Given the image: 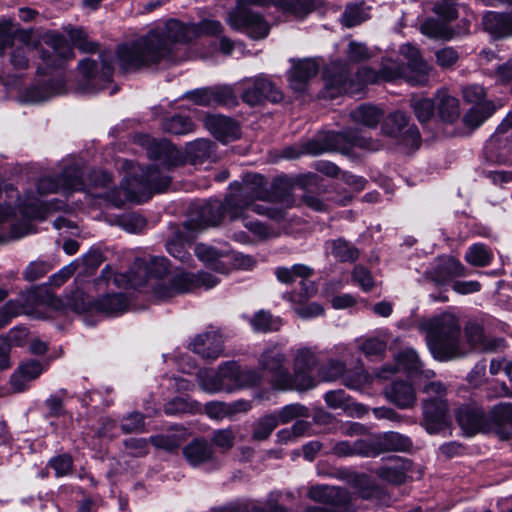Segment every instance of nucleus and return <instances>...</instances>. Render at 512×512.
Listing matches in <instances>:
<instances>
[{
	"instance_id": "nucleus-50",
	"label": "nucleus",
	"mask_w": 512,
	"mask_h": 512,
	"mask_svg": "<svg viewBox=\"0 0 512 512\" xmlns=\"http://www.w3.org/2000/svg\"><path fill=\"white\" fill-rule=\"evenodd\" d=\"M162 128L164 131L175 135H185L193 131L194 124L187 117L175 115L164 120Z\"/></svg>"
},
{
	"instance_id": "nucleus-37",
	"label": "nucleus",
	"mask_w": 512,
	"mask_h": 512,
	"mask_svg": "<svg viewBox=\"0 0 512 512\" xmlns=\"http://www.w3.org/2000/svg\"><path fill=\"white\" fill-rule=\"evenodd\" d=\"M128 307L127 298L122 293L108 294L99 299L94 308L110 316L123 313Z\"/></svg>"
},
{
	"instance_id": "nucleus-20",
	"label": "nucleus",
	"mask_w": 512,
	"mask_h": 512,
	"mask_svg": "<svg viewBox=\"0 0 512 512\" xmlns=\"http://www.w3.org/2000/svg\"><path fill=\"white\" fill-rule=\"evenodd\" d=\"M192 350L203 359L215 360L223 352V338L217 331L197 335L191 343Z\"/></svg>"
},
{
	"instance_id": "nucleus-11",
	"label": "nucleus",
	"mask_w": 512,
	"mask_h": 512,
	"mask_svg": "<svg viewBox=\"0 0 512 512\" xmlns=\"http://www.w3.org/2000/svg\"><path fill=\"white\" fill-rule=\"evenodd\" d=\"M220 282V279L208 272L197 274L185 271H177L169 278V287H162L158 290L161 296H176L192 292L197 288L211 289Z\"/></svg>"
},
{
	"instance_id": "nucleus-16",
	"label": "nucleus",
	"mask_w": 512,
	"mask_h": 512,
	"mask_svg": "<svg viewBox=\"0 0 512 512\" xmlns=\"http://www.w3.org/2000/svg\"><path fill=\"white\" fill-rule=\"evenodd\" d=\"M395 361L397 366L403 369L408 376L412 377L419 387H421L424 381H432L435 378V372L431 369L423 368L417 352L412 348L400 351L396 355Z\"/></svg>"
},
{
	"instance_id": "nucleus-51",
	"label": "nucleus",
	"mask_w": 512,
	"mask_h": 512,
	"mask_svg": "<svg viewBox=\"0 0 512 512\" xmlns=\"http://www.w3.org/2000/svg\"><path fill=\"white\" fill-rule=\"evenodd\" d=\"M465 259L473 266L483 267L491 262L492 253L484 244H474L467 250Z\"/></svg>"
},
{
	"instance_id": "nucleus-43",
	"label": "nucleus",
	"mask_w": 512,
	"mask_h": 512,
	"mask_svg": "<svg viewBox=\"0 0 512 512\" xmlns=\"http://www.w3.org/2000/svg\"><path fill=\"white\" fill-rule=\"evenodd\" d=\"M495 111L492 102L486 101L472 107L464 116V123L471 128L479 127Z\"/></svg>"
},
{
	"instance_id": "nucleus-41",
	"label": "nucleus",
	"mask_w": 512,
	"mask_h": 512,
	"mask_svg": "<svg viewBox=\"0 0 512 512\" xmlns=\"http://www.w3.org/2000/svg\"><path fill=\"white\" fill-rule=\"evenodd\" d=\"M42 371V366L37 361L22 364L19 368V373L14 375L11 379L14 389L18 392L23 391L26 387V383L37 378Z\"/></svg>"
},
{
	"instance_id": "nucleus-10",
	"label": "nucleus",
	"mask_w": 512,
	"mask_h": 512,
	"mask_svg": "<svg viewBox=\"0 0 512 512\" xmlns=\"http://www.w3.org/2000/svg\"><path fill=\"white\" fill-rule=\"evenodd\" d=\"M236 87L243 102L250 106L259 105L265 100L277 103L283 98L281 91L264 75L245 78Z\"/></svg>"
},
{
	"instance_id": "nucleus-34",
	"label": "nucleus",
	"mask_w": 512,
	"mask_h": 512,
	"mask_svg": "<svg viewBox=\"0 0 512 512\" xmlns=\"http://www.w3.org/2000/svg\"><path fill=\"white\" fill-rule=\"evenodd\" d=\"M36 299L34 292H27L22 294L17 300L8 301L0 311V328L5 326L11 317L25 313L30 314L32 312L30 304Z\"/></svg>"
},
{
	"instance_id": "nucleus-31",
	"label": "nucleus",
	"mask_w": 512,
	"mask_h": 512,
	"mask_svg": "<svg viewBox=\"0 0 512 512\" xmlns=\"http://www.w3.org/2000/svg\"><path fill=\"white\" fill-rule=\"evenodd\" d=\"M318 73L315 61L306 59L295 64L289 74V83L293 90L302 92L306 89L308 81Z\"/></svg>"
},
{
	"instance_id": "nucleus-58",
	"label": "nucleus",
	"mask_w": 512,
	"mask_h": 512,
	"mask_svg": "<svg viewBox=\"0 0 512 512\" xmlns=\"http://www.w3.org/2000/svg\"><path fill=\"white\" fill-rule=\"evenodd\" d=\"M352 280L365 292L372 290L375 285L370 271L362 265H357L354 267L352 271Z\"/></svg>"
},
{
	"instance_id": "nucleus-35",
	"label": "nucleus",
	"mask_w": 512,
	"mask_h": 512,
	"mask_svg": "<svg viewBox=\"0 0 512 512\" xmlns=\"http://www.w3.org/2000/svg\"><path fill=\"white\" fill-rule=\"evenodd\" d=\"M186 154L189 160L194 164H204L205 162L215 161V145L206 139H197L190 142L186 147Z\"/></svg>"
},
{
	"instance_id": "nucleus-25",
	"label": "nucleus",
	"mask_w": 512,
	"mask_h": 512,
	"mask_svg": "<svg viewBox=\"0 0 512 512\" xmlns=\"http://www.w3.org/2000/svg\"><path fill=\"white\" fill-rule=\"evenodd\" d=\"M227 195L223 202L218 200L210 201L202 205L199 209V215L195 219V223L200 228L217 226L221 223L225 214L228 215Z\"/></svg>"
},
{
	"instance_id": "nucleus-28",
	"label": "nucleus",
	"mask_w": 512,
	"mask_h": 512,
	"mask_svg": "<svg viewBox=\"0 0 512 512\" xmlns=\"http://www.w3.org/2000/svg\"><path fill=\"white\" fill-rule=\"evenodd\" d=\"M308 497L315 501L333 506H341L346 504L349 500L347 491L340 487L318 485L313 486L308 491Z\"/></svg>"
},
{
	"instance_id": "nucleus-33",
	"label": "nucleus",
	"mask_w": 512,
	"mask_h": 512,
	"mask_svg": "<svg viewBox=\"0 0 512 512\" xmlns=\"http://www.w3.org/2000/svg\"><path fill=\"white\" fill-rule=\"evenodd\" d=\"M456 418L459 425L467 433L473 434L485 428V415L478 407H460L456 413Z\"/></svg>"
},
{
	"instance_id": "nucleus-45",
	"label": "nucleus",
	"mask_w": 512,
	"mask_h": 512,
	"mask_svg": "<svg viewBox=\"0 0 512 512\" xmlns=\"http://www.w3.org/2000/svg\"><path fill=\"white\" fill-rule=\"evenodd\" d=\"M377 444L380 450L405 451L410 448L411 441L408 437L391 431L385 433Z\"/></svg>"
},
{
	"instance_id": "nucleus-18",
	"label": "nucleus",
	"mask_w": 512,
	"mask_h": 512,
	"mask_svg": "<svg viewBox=\"0 0 512 512\" xmlns=\"http://www.w3.org/2000/svg\"><path fill=\"white\" fill-rule=\"evenodd\" d=\"M322 377L332 381L342 377L343 383L352 389H359L369 382V375L363 369H358L354 375L345 372V365L338 360H330L322 368Z\"/></svg>"
},
{
	"instance_id": "nucleus-64",
	"label": "nucleus",
	"mask_w": 512,
	"mask_h": 512,
	"mask_svg": "<svg viewBox=\"0 0 512 512\" xmlns=\"http://www.w3.org/2000/svg\"><path fill=\"white\" fill-rule=\"evenodd\" d=\"M145 224L146 222L144 218L136 214L123 215L119 219V225L129 233L140 232L144 228Z\"/></svg>"
},
{
	"instance_id": "nucleus-9",
	"label": "nucleus",
	"mask_w": 512,
	"mask_h": 512,
	"mask_svg": "<svg viewBox=\"0 0 512 512\" xmlns=\"http://www.w3.org/2000/svg\"><path fill=\"white\" fill-rule=\"evenodd\" d=\"M31 34L26 30L17 29L10 20L0 22V54L11 47L10 62L15 69L28 67Z\"/></svg>"
},
{
	"instance_id": "nucleus-5",
	"label": "nucleus",
	"mask_w": 512,
	"mask_h": 512,
	"mask_svg": "<svg viewBox=\"0 0 512 512\" xmlns=\"http://www.w3.org/2000/svg\"><path fill=\"white\" fill-rule=\"evenodd\" d=\"M292 370L282 345L267 346L259 355L258 366L270 388L278 392L307 391L315 386L312 371L318 365L317 348L301 345L291 350Z\"/></svg>"
},
{
	"instance_id": "nucleus-55",
	"label": "nucleus",
	"mask_w": 512,
	"mask_h": 512,
	"mask_svg": "<svg viewBox=\"0 0 512 512\" xmlns=\"http://www.w3.org/2000/svg\"><path fill=\"white\" fill-rule=\"evenodd\" d=\"M369 17L366 9L361 5H349L346 7L343 16L342 22L347 27H353Z\"/></svg>"
},
{
	"instance_id": "nucleus-52",
	"label": "nucleus",
	"mask_w": 512,
	"mask_h": 512,
	"mask_svg": "<svg viewBox=\"0 0 512 512\" xmlns=\"http://www.w3.org/2000/svg\"><path fill=\"white\" fill-rule=\"evenodd\" d=\"M278 424L279 421L276 415H265L255 424L253 430V438L256 440L267 439L272 431L278 426Z\"/></svg>"
},
{
	"instance_id": "nucleus-3",
	"label": "nucleus",
	"mask_w": 512,
	"mask_h": 512,
	"mask_svg": "<svg viewBox=\"0 0 512 512\" xmlns=\"http://www.w3.org/2000/svg\"><path fill=\"white\" fill-rule=\"evenodd\" d=\"M222 31V24L216 20L207 19L198 25H186L171 19L137 41L120 46L117 59L124 70L139 69L169 56L176 43L191 41L202 34L217 35Z\"/></svg>"
},
{
	"instance_id": "nucleus-63",
	"label": "nucleus",
	"mask_w": 512,
	"mask_h": 512,
	"mask_svg": "<svg viewBox=\"0 0 512 512\" xmlns=\"http://www.w3.org/2000/svg\"><path fill=\"white\" fill-rule=\"evenodd\" d=\"M235 435L232 430L221 429L213 433L211 441L223 451L231 449L234 445Z\"/></svg>"
},
{
	"instance_id": "nucleus-13",
	"label": "nucleus",
	"mask_w": 512,
	"mask_h": 512,
	"mask_svg": "<svg viewBox=\"0 0 512 512\" xmlns=\"http://www.w3.org/2000/svg\"><path fill=\"white\" fill-rule=\"evenodd\" d=\"M46 50L41 53L43 65L47 68H60L74 57L72 46L64 35L57 32H47L42 38Z\"/></svg>"
},
{
	"instance_id": "nucleus-49",
	"label": "nucleus",
	"mask_w": 512,
	"mask_h": 512,
	"mask_svg": "<svg viewBox=\"0 0 512 512\" xmlns=\"http://www.w3.org/2000/svg\"><path fill=\"white\" fill-rule=\"evenodd\" d=\"M410 104L416 118L421 123L428 122L434 115V103L429 98L413 95Z\"/></svg>"
},
{
	"instance_id": "nucleus-62",
	"label": "nucleus",
	"mask_w": 512,
	"mask_h": 512,
	"mask_svg": "<svg viewBox=\"0 0 512 512\" xmlns=\"http://www.w3.org/2000/svg\"><path fill=\"white\" fill-rule=\"evenodd\" d=\"M436 63L442 69L452 67L459 59L458 52L452 47H445L435 52Z\"/></svg>"
},
{
	"instance_id": "nucleus-56",
	"label": "nucleus",
	"mask_w": 512,
	"mask_h": 512,
	"mask_svg": "<svg viewBox=\"0 0 512 512\" xmlns=\"http://www.w3.org/2000/svg\"><path fill=\"white\" fill-rule=\"evenodd\" d=\"M324 151L317 143L309 142L306 145H293L283 149L282 156L286 159H296L303 154H320Z\"/></svg>"
},
{
	"instance_id": "nucleus-29",
	"label": "nucleus",
	"mask_w": 512,
	"mask_h": 512,
	"mask_svg": "<svg viewBox=\"0 0 512 512\" xmlns=\"http://www.w3.org/2000/svg\"><path fill=\"white\" fill-rule=\"evenodd\" d=\"M195 254L199 260L207 266L212 267L215 271L226 274L229 271L228 265L223 259L229 257L228 249H216L215 247L200 243L195 247Z\"/></svg>"
},
{
	"instance_id": "nucleus-48",
	"label": "nucleus",
	"mask_w": 512,
	"mask_h": 512,
	"mask_svg": "<svg viewBox=\"0 0 512 512\" xmlns=\"http://www.w3.org/2000/svg\"><path fill=\"white\" fill-rule=\"evenodd\" d=\"M250 324L258 332L277 331L281 327L280 319L266 311L256 313L251 318Z\"/></svg>"
},
{
	"instance_id": "nucleus-2",
	"label": "nucleus",
	"mask_w": 512,
	"mask_h": 512,
	"mask_svg": "<svg viewBox=\"0 0 512 512\" xmlns=\"http://www.w3.org/2000/svg\"><path fill=\"white\" fill-rule=\"evenodd\" d=\"M290 196L278 200L267 188L265 178L259 174H247L243 181L236 185L227 200L230 220H241L243 226L258 240L266 241L277 238L279 231L269 225L249 217V211L268 217L274 221L285 218L286 208L293 205Z\"/></svg>"
},
{
	"instance_id": "nucleus-44",
	"label": "nucleus",
	"mask_w": 512,
	"mask_h": 512,
	"mask_svg": "<svg viewBox=\"0 0 512 512\" xmlns=\"http://www.w3.org/2000/svg\"><path fill=\"white\" fill-rule=\"evenodd\" d=\"M313 274V269L303 264H295L291 268L280 267L276 269L277 279L285 284H290L296 278L307 279Z\"/></svg>"
},
{
	"instance_id": "nucleus-21",
	"label": "nucleus",
	"mask_w": 512,
	"mask_h": 512,
	"mask_svg": "<svg viewBox=\"0 0 512 512\" xmlns=\"http://www.w3.org/2000/svg\"><path fill=\"white\" fill-rule=\"evenodd\" d=\"M205 126L216 139L223 143L234 141L240 137L237 122L222 115H208L205 118Z\"/></svg>"
},
{
	"instance_id": "nucleus-46",
	"label": "nucleus",
	"mask_w": 512,
	"mask_h": 512,
	"mask_svg": "<svg viewBox=\"0 0 512 512\" xmlns=\"http://www.w3.org/2000/svg\"><path fill=\"white\" fill-rule=\"evenodd\" d=\"M420 31L422 34L434 39L449 40L453 35L451 29L444 22L435 19L425 20L420 26Z\"/></svg>"
},
{
	"instance_id": "nucleus-26",
	"label": "nucleus",
	"mask_w": 512,
	"mask_h": 512,
	"mask_svg": "<svg viewBox=\"0 0 512 512\" xmlns=\"http://www.w3.org/2000/svg\"><path fill=\"white\" fill-rule=\"evenodd\" d=\"M98 58L100 61L88 58L82 60L78 65L79 71L87 79L109 82L113 74L111 62L105 54Z\"/></svg>"
},
{
	"instance_id": "nucleus-4",
	"label": "nucleus",
	"mask_w": 512,
	"mask_h": 512,
	"mask_svg": "<svg viewBox=\"0 0 512 512\" xmlns=\"http://www.w3.org/2000/svg\"><path fill=\"white\" fill-rule=\"evenodd\" d=\"M420 327L426 333V342L432 356L438 361L464 357L472 349L497 351L503 347V340L487 338L483 328L475 323L466 325V342H461L459 321L450 313L425 320Z\"/></svg>"
},
{
	"instance_id": "nucleus-27",
	"label": "nucleus",
	"mask_w": 512,
	"mask_h": 512,
	"mask_svg": "<svg viewBox=\"0 0 512 512\" xmlns=\"http://www.w3.org/2000/svg\"><path fill=\"white\" fill-rule=\"evenodd\" d=\"M183 455L189 465L198 467L214 459V452L209 442L203 438L191 441L183 448Z\"/></svg>"
},
{
	"instance_id": "nucleus-60",
	"label": "nucleus",
	"mask_w": 512,
	"mask_h": 512,
	"mask_svg": "<svg viewBox=\"0 0 512 512\" xmlns=\"http://www.w3.org/2000/svg\"><path fill=\"white\" fill-rule=\"evenodd\" d=\"M351 443L353 456L372 457L380 453L378 444L374 441L359 439Z\"/></svg>"
},
{
	"instance_id": "nucleus-14",
	"label": "nucleus",
	"mask_w": 512,
	"mask_h": 512,
	"mask_svg": "<svg viewBox=\"0 0 512 512\" xmlns=\"http://www.w3.org/2000/svg\"><path fill=\"white\" fill-rule=\"evenodd\" d=\"M147 274V282L152 288L153 295L160 300H166L173 296H161L158 293L162 287H169V278L181 269L168 270V260L165 257L154 256L149 259L142 269Z\"/></svg>"
},
{
	"instance_id": "nucleus-8",
	"label": "nucleus",
	"mask_w": 512,
	"mask_h": 512,
	"mask_svg": "<svg viewBox=\"0 0 512 512\" xmlns=\"http://www.w3.org/2000/svg\"><path fill=\"white\" fill-rule=\"evenodd\" d=\"M420 390L425 394L421 402L422 425L430 434H435L448 426L449 404L447 387L439 380L424 381Z\"/></svg>"
},
{
	"instance_id": "nucleus-24",
	"label": "nucleus",
	"mask_w": 512,
	"mask_h": 512,
	"mask_svg": "<svg viewBox=\"0 0 512 512\" xmlns=\"http://www.w3.org/2000/svg\"><path fill=\"white\" fill-rule=\"evenodd\" d=\"M464 266L455 258L449 256H441L435 259L433 267L429 272L433 281L444 284L453 277L462 276L464 274Z\"/></svg>"
},
{
	"instance_id": "nucleus-23",
	"label": "nucleus",
	"mask_w": 512,
	"mask_h": 512,
	"mask_svg": "<svg viewBox=\"0 0 512 512\" xmlns=\"http://www.w3.org/2000/svg\"><path fill=\"white\" fill-rule=\"evenodd\" d=\"M65 92V82L62 78L49 80L47 83H37L27 88L20 96L25 103H39Z\"/></svg>"
},
{
	"instance_id": "nucleus-12",
	"label": "nucleus",
	"mask_w": 512,
	"mask_h": 512,
	"mask_svg": "<svg viewBox=\"0 0 512 512\" xmlns=\"http://www.w3.org/2000/svg\"><path fill=\"white\" fill-rule=\"evenodd\" d=\"M382 130L384 134L397 138L408 149H417L420 146L419 130L415 125L408 126V117L403 112L389 114L383 121Z\"/></svg>"
},
{
	"instance_id": "nucleus-15",
	"label": "nucleus",
	"mask_w": 512,
	"mask_h": 512,
	"mask_svg": "<svg viewBox=\"0 0 512 512\" xmlns=\"http://www.w3.org/2000/svg\"><path fill=\"white\" fill-rule=\"evenodd\" d=\"M328 146L330 149L348 153L351 147H358L368 151H377L380 149L381 144L359 135L354 131H347L345 133L331 132L327 135Z\"/></svg>"
},
{
	"instance_id": "nucleus-19",
	"label": "nucleus",
	"mask_w": 512,
	"mask_h": 512,
	"mask_svg": "<svg viewBox=\"0 0 512 512\" xmlns=\"http://www.w3.org/2000/svg\"><path fill=\"white\" fill-rule=\"evenodd\" d=\"M326 89L330 97H336L342 93L355 94L360 90L348 78L346 68L340 62H334L328 66Z\"/></svg>"
},
{
	"instance_id": "nucleus-47",
	"label": "nucleus",
	"mask_w": 512,
	"mask_h": 512,
	"mask_svg": "<svg viewBox=\"0 0 512 512\" xmlns=\"http://www.w3.org/2000/svg\"><path fill=\"white\" fill-rule=\"evenodd\" d=\"M358 347L367 357H383L387 342L381 336L367 337L359 340Z\"/></svg>"
},
{
	"instance_id": "nucleus-57",
	"label": "nucleus",
	"mask_w": 512,
	"mask_h": 512,
	"mask_svg": "<svg viewBox=\"0 0 512 512\" xmlns=\"http://www.w3.org/2000/svg\"><path fill=\"white\" fill-rule=\"evenodd\" d=\"M211 102L213 105H233L236 103V96L229 86L211 88Z\"/></svg>"
},
{
	"instance_id": "nucleus-7",
	"label": "nucleus",
	"mask_w": 512,
	"mask_h": 512,
	"mask_svg": "<svg viewBox=\"0 0 512 512\" xmlns=\"http://www.w3.org/2000/svg\"><path fill=\"white\" fill-rule=\"evenodd\" d=\"M212 375L209 369H201L197 373L199 386L208 393L221 391L231 392L236 388L261 385L265 380L264 372L260 374L255 369H241L236 362H226L218 369V380L207 382V377Z\"/></svg>"
},
{
	"instance_id": "nucleus-54",
	"label": "nucleus",
	"mask_w": 512,
	"mask_h": 512,
	"mask_svg": "<svg viewBox=\"0 0 512 512\" xmlns=\"http://www.w3.org/2000/svg\"><path fill=\"white\" fill-rule=\"evenodd\" d=\"M113 280V284L116 287L119 288H125V287H137L139 283L132 279L130 275L119 273V274H113L110 267L106 266L99 277V281H106L108 283V286L110 285V280Z\"/></svg>"
},
{
	"instance_id": "nucleus-39",
	"label": "nucleus",
	"mask_w": 512,
	"mask_h": 512,
	"mask_svg": "<svg viewBox=\"0 0 512 512\" xmlns=\"http://www.w3.org/2000/svg\"><path fill=\"white\" fill-rule=\"evenodd\" d=\"M436 100L439 115L444 121L453 122L458 118L460 114L458 99L449 95L446 90H439Z\"/></svg>"
},
{
	"instance_id": "nucleus-40",
	"label": "nucleus",
	"mask_w": 512,
	"mask_h": 512,
	"mask_svg": "<svg viewBox=\"0 0 512 512\" xmlns=\"http://www.w3.org/2000/svg\"><path fill=\"white\" fill-rule=\"evenodd\" d=\"M409 463L401 458L394 459L389 465L381 467L379 476L393 484H401L406 479Z\"/></svg>"
},
{
	"instance_id": "nucleus-17",
	"label": "nucleus",
	"mask_w": 512,
	"mask_h": 512,
	"mask_svg": "<svg viewBox=\"0 0 512 512\" xmlns=\"http://www.w3.org/2000/svg\"><path fill=\"white\" fill-rule=\"evenodd\" d=\"M46 207L38 199L27 196L22 205V213L27 218L11 227L9 239L17 240L33 232L30 219H44L46 216Z\"/></svg>"
},
{
	"instance_id": "nucleus-30",
	"label": "nucleus",
	"mask_w": 512,
	"mask_h": 512,
	"mask_svg": "<svg viewBox=\"0 0 512 512\" xmlns=\"http://www.w3.org/2000/svg\"><path fill=\"white\" fill-rule=\"evenodd\" d=\"M483 26L494 38L512 36V14L487 12L483 17Z\"/></svg>"
},
{
	"instance_id": "nucleus-38",
	"label": "nucleus",
	"mask_w": 512,
	"mask_h": 512,
	"mask_svg": "<svg viewBox=\"0 0 512 512\" xmlns=\"http://www.w3.org/2000/svg\"><path fill=\"white\" fill-rule=\"evenodd\" d=\"M350 117L358 124L374 128L383 118V111L376 106L362 104L350 113Z\"/></svg>"
},
{
	"instance_id": "nucleus-6",
	"label": "nucleus",
	"mask_w": 512,
	"mask_h": 512,
	"mask_svg": "<svg viewBox=\"0 0 512 512\" xmlns=\"http://www.w3.org/2000/svg\"><path fill=\"white\" fill-rule=\"evenodd\" d=\"M312 2L313 0H237L236 7L228 13L226 21L233 30L245 32L253 39H262L268 35L269 26L260 14L250 9L251 6L274 4L296 12L308 8Z\"/></svg>"
},
{
	"instance_id": "nucleus-1",
	"label": "nucleus",
	"mask_w": 512,
	"mask_h": 512,
	"mask_svg": "<svg viewBox=\"0 0 512 512\" xmlns=\"http://www.w3.org/2000/svg\"><path fill=\"white\" fill-rule=\"evenodd\" d=\"M124 167L129 172L124 176L120 189L111 188L110 175L102 171H94L90 176V182L85 184L83 170L73 165L67 167L57 179L41 178L37 183V191L40 195L85 191L94 198L121 206L125 200L140 202L148 198L153 191H163L169 185L170 177L163 174L157 166L144 170L140 165L126 161Z\"/></svg>"
},
{
	"instance_id": "nucleus-32",
	"label": "nucleus",
	"mask_w": 512,
	"mask_h": 512,
	"mask_svg": "<svg viewBox=\"0 0 512 512\" xmlns=\"http://www.w3.org/2000/svg\"><path fill=\"white\" fill-rule=\"evenodd\" d=\"M490 423L497 434L506 439L512 431V403H500L490 412Z\"/></svg>"
},
{
	"instance_id": "nucleus-42",
	"label": "nucleus",
	"mask_w": 512,
	"mask_h": 512,
	"mask_svg": "<svg viewBox=\"0 0 512 512\" xmlns=\"http://www.w3.org/2000/svg\"><path fill=\"white\" fill-rule=\"evenodd\" d=\"M327 247L335 259L341 262H354L359 257V251L344 239L329 241Z\"/></svg>"
},
{
	"instance_id": "nucleus-53",
	"label": "nucleus",
	"mask_w": 512,
	"mask_h": 512,
	"mask_svg": "<svg viewBox=\"0 0 512 512\" xmlns=\"http://www.w3.org/2000/svg\"><path fill=\"white\" fill-rule=\"evenodd\" d=\"M274 415L277 416L279 423L285 424L297 418L307 417L308 408L299 403H292L282 407Z\"/></svg>"
},
{
	"instance_id": "nucleus-59",
	"label": "nucleus",
	"mask_w": 512,
	"mask_h": 512,
	"mask_svg": "<svg viewBox=\"0 0 512 512\" xmlns=\"http://www.w3.org/2000/svg\"><path fill=\"white\" fill-rule=\"evenodd\" d=\"M70 38L74 45L83 52H95L98 49V44L89 40L86 32L82 29L71 30Z\"/></svg>"
},
{
	"instance_id": "nucleus-22",
	"label": "nucleus",
	"mask_w": 512,
	"mask_h": 512,
	"mask_svg": "<svg viewBox=\"0 0 512 512\" xmlns=\"http://www.w3.org/2000/svg\"><path fill=\"white\" fill-rule=\"evenodd\" d=\"M386 399L400 409H411L417 403L416 390L406 381H395L384 390Z\"/></svg>"
},
{
	"instance_id": "nucleus-61",
	"label": "nucleus",
	"mask_w": 512,
	"mask_h": 512,
	"mask_svg": "<svg viewBox=\"0 0 512 512\" xmlns=\"http://www.w3.org/2000/svg\"><path fill=\"white\" fill-rule=\"evenodd\" d=\"M166 249L172 257L178 259L180 262L184 263L191 258L181 235H178L175 239L169 240L166 244Z\"/></svg>"
},
{
	"instance_id": "nucleus-36",
	"label": "nucleus",
	"mask_w": 512,
	"mask_h": 512,
	"mask_svg": "<svg viewBox=\"0 0 512 512\" xmlns=\"http://www.w3.org/2000/svg\"><path fill=\"white\" fill-rule=\"evenodd\" d=\"M432 68L425 61H416L403 66L402 78L412 86H423L429 82Z\"/></svg>"
}]
</instances>
